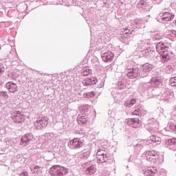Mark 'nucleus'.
Masks as SVG:
<instances>
[{
	"instance_id": "f257e3e1",
	"label": "nucleus",
	"mask_w": 176,
	"mask_h": 176,
	"mask_svg": "<svg viewBox=\"0 0 176 176\" xmlns=\"http://www.w3.org/2000/svg\"><path fill=\"white\" fill-rule=\"evenodd\" d=\"M155 65L150 63H145L143 68L138 67L129 69L126 74V76L130 79H135V78H146L149 75V72L153 70Z\"/></svg>"
},
{
	"instance_id": "f03ea898",
	"label": "nucleus",
	"mask_w": 176,
	"mask_h": 176,
	"mask_svg": "<svg viewBox=\"0 0 176 176\" xmlns=\"http://www.w3.org/2000/svg\"><path fill=\"white\" fill-rule=\"evenodd\" d=\"M162 83V78L160 77H153L151 78L150 82L140 84L139 86V89L142 90V91H145L148 90L149 87H157V86H160Z\"/></svg>"
},
{
	"instance_id": "7ed1b4c3",
	"label": "nucleus",
	"mask_w": 176,
	"mask_h": 176,
	"mask_svg": "<svg viewBox=\"0 0 176 176\" xmlns=\"http://www.w3.org/2000/svg\"><path fill=\"white\" fill-rule=\"evenodd\" d=\"M68 173V169L60 165H54L50 169L52 176H63Z\"/></svg>"
},
{
	"instance_id": "20e7f679",
	"label": "nucleus",
	"mask_w": 176,
	"mask_h": 176,
	"mask_svg": "<svg viewBox=\"0 0 176 176\" xmlns=\"http://www.w3.org/2000/svg\"><path fill=\"white\" fill-rule=\"evenodd\" d=\"M145 157L148 162L155 164L159 160V154L155 151H148L144 153Z\"/></svg>"
},
{
	"instance_id": "39448f33",
	"label": "nucleus",
	"mask_w": 176,
	"mask_h": 176,
	"mask_svg": "<svg viewBox=\"0 0 176 176\" xmlns=\"http://www.w3.org/2000/svg\"><path fill=\"white\" fill-rule=\"evenodd\" d=\"M82 167L86 168V175H94V174H96V173L97 172V166L96 165L91 164V162H88L83 164Z\"/></svg>"
},
{
	"instance_id": "423d86ee",
	"label": "nucleus",
	"mask_w": 176,
	"mask_h": 176,
	"mask_svg": "<svg viewBox=\"0 0 176 176\" xmlns=\"http://www.w3.org/2000/svg\"><path fill=\"white\" fill-rule=\"evenodd\" d=\"M11 118L14 123L19 124L25 120V116L21 114V112L15 111L11 114Z\"/></svg>"
},
{
	"instance_id": "0eeeda50",
	"label": "nucleus",
	"mask_w": 176,
	"mask_h": 176,
	"mask_svg": "<svg viewBox=\"0 0 176 176\" xmlns=\"http://www.w3.org/2000/svg\"><path fill=\"white\" fill-rule=\"evenodd\" d=\"M34 125L36 130H43L47 126V119L45 117L38 118Z\"/></svg>"
},
{
	"instance_id": "6e6552de",
	"label": "nucleus",
	"mask_w": 176,
	"mask_h": 176,
	"mask_svg": "<svg viewBox=\"0 0 176 176\" xmlns=\"http://www.w3.org/2000/svg\"><path fill=\"white\" fill-rule=\"evenodd\" d=\"M35 139L34 138V135L32 133H26L24 135L21 140V145L23 146H27V145H30V144H32Z\"/></svg>"
},
{
	"instance_id": "1a4fd4ad",
	"label": "nucleus",
	"mask_w": 176,
	"mask_h": 176,
	"mask_svg": "<svg viewBox=\"0 0 176 176\" xmlns=\"http://www.w3.org/2000/svg\"><path fill=\"white\" fill-rule=\"evenodd\" d=\"M126 124L133 129H138L142 126V121L138 118H129L126 120Z\"/></svg>"
},
{
	"instance_id": "9d476101",
	"label": "nucleus",
	"mask_w": 176,
	"mask_h": 176,
	"mask_svg": "<svg viewBox=\"0 0 176 176\" xmlns=\"http://www.w3.org/2000/svg\"><path fill=\"white\" fill-rule=\"evenodd\" d=\"M85 141L80 138H76L70 141V147L72 149H79L83 146Z\"/></svg>"
},
{
	"instance_id": "9b49d317",
	"label": "nucleus",
	"mask_w": 176,
	"mask_h": 176,
	"mask_svg": "<svg viewBox=\"0 0 176 176\" xmlns=\"http://www.w3.org/2000/svg\"><path fill=\"white\" fill-rule=\"evenodd\" d=\"M162 142V138L160 137L155 136V135L150 137L149 140H147V144L150 148L153 146V144H160Z\"/></svg>"
},
{
	"instance_id": "f8f14e48",
	"label": "nucleus",
	"mask_w": 176,
	"mask_h": 176,
	"mask_svg": "<svg viewBox=\"0 0 176 176\" xmlns=\"http://www.w3.org/2000/svg\"><path fill=\"white\" fill-rule=\"evenodd\" d=\"M113 53L109 52L102 54V60L104 63H111L113 60Z\"/></svg>"
},
{
	"instance_id": "ddd939ff",
	"label": "nucleus",
	"mask_w": 176,
	"mask_h": 176,
	"mask_svg": "<svg viewBox=\"0 0 176 176\" xmlns=\"http://www.w3.org/2000/svg\"><path fill=\"white\" fill-rule=\"evenodd\" d=\"M88 120L89 117H87V116L85 113L79 114L77 117V122L78 124H86Z\"/></svg>"
},
{
	"instance_id": "4468645a",
	"label": "nucleus",
	"mask_w": 176,
	"mask_h": 176,
	"mask_svg": "<svg viewBox=\"0 0 176 176\" xmlns=\"http://www.w3.org/2000/svg\"><path fill=\"white\" fill-rule=\"evenodd\" d=\"M98 80L96 77L85 78L82 81V85L84 86H91V85H96Z\"/></svg>"
},
{
	"instance_id": "2eb2a0df",
	"label": "nucleus",
	"mask_w": 176,
	"mask_h": 176,
	"mask_svg": "<svg viewBox=\"0 0 176 176\" xmlns=\"http://www.w3.org/2000/svg\"><path fill=\"white\" fill-rule=\"evenodd\" d=\"M160 16L163 21H171L174 19V14L167 12L160 14Z\"/></svg>"
},
{
	"instance_id": "dca6fc26",
	"label": "nucleus",
	"mask_w": 176,
	"mask_h": 176,
	"mask_svg": "<svg viewBox=\"0 0 176 176\" xmlns=\"http://www.w3.org/2000/svg\"><path fill=\"white\" fill-rule=\"evenodd\" d=\"M156 50L158 53H166L168 50V46L165 45L164 43L160 42L156 45Z\"/></svg>"
},
{
	"instance_id": "f3484780",
	"label": "nucleus",
	"mask_w": 176,
	"mask_h": 176,
	"mask_svg": "<svg viewBox=\"0 0 176 176\" xmlns=\"http://www.w3.org/2000/svg\"><path fill=\"white\" fill-rule=\"evenodd\" d=\"M6 87L10 93H16L18 91L17 85L12 81L7 82Z\"/></svg>"
},
{
	"instance_id": "a211bd4d",
	"label": "nucleus",
	"mask_w": 176,
	"mask_h": 176,
	"mask_svg": "<svg viewBox=\"0 0 176 176\" xmlns=\"http://www.w3.org/2000/svg\"><path fill=\"white\" fill-rule=\"evenodd\" d=\"M147 122L148 131H151V133H156V131L159 130V128L155 126V120L153 118L148 120Z\"/></svg>"
},
{
	"instance_id": "6ab92c4d",
	"label": "nucleus",
	"mask_w": 176,
	"mask_h": 176,
	"mask_svg": "<svg viewBox=\"0 0 176 176\" xmlns=\"http://www.w3.org/2000/svg\"><path fill=\"white\" fill-rule=\"evenodd\" d=\"M166 145L171 151H176V138L168 139L166 141Z\"/></svg>"
},
{
	"instance_id": "aec40b11",
	"label": "nucleus",
	"mask_w": 176,
	"mask_h": 176,
	"mask_svg": "<svg viewBox=\"0 0 176 176\" xmlns=\"http://www.w3.org/2000/svg\"><path fill=\"white\" fill-rule=\"evenodd\" d=\"M157 173V169L156 167L149 166L147 168V170H146L144 174L145 176H155Z\"/></svg>"
},
{
	"instance_id": "412c9836",
	"label": "nucleus",
	"mask_w": 176,
	"mask_h": 176,
	"mask_svg": "<svg viewBox=\"0 0 176 176\" xmlns=\"http://www.w3.org/2000/svg\"><path fill=\"white\" fill-rule=\"evenodd\" d=\"M142 53L146 58H150V57H153L155 56V51L151 50V48L143 50Z\"/></svg>"
},
{
	"instance_id": "4be33fe9",
	"label": "nucleus",
	"mask_w": 176,
	"mask_h": 176,
	"mask_svg": "<svg viewBox=\"0 0 176 176\" xmlns=\"http://www.w3.org/2000/svg\"><path fill=\"white\" fill-rule=\"evenodd\" d=\"M160 58H161V63H167V61H168L170 58H171V57H170L168 52H166L161 54Z\"/></svg>"
},
{
	"instance_id": "5701e85b",
	"label": "nucleus",
	"mask_w": 176,
	"mask_h": 176,
	"mask_svg": "<svg viewBox=\"0 0 176 176\" xmlns=\"http://www.w3.org/2000/svg\"><path fill=\"white\" fill-rule=\"evenodd\" d=\"M145 145H147L148 146H149V144H148V140H142L137 144V145L135 146V148L137 149L138 148L141 149L144 148Z\"/></svg>"
},
{
	"instance_id": "b1692460",
	"label": "nucleus",
	"mask_w": 176,
	"mask_h": 176,
	"mask_svg": "<svg viewBox=\"0 0 176 176\" xmlns=\"http://www.w3.org/2000/svg\"><path fill=\"white\" fill-rule=\"evenodd\" d=\"M149 7V3L145 1V0H140L138 3V8H141V9H146Z\"/></svg>"
},
{
	"instance_id": "393cba45",
	"label": "nucleus",
	"mask_w": 176,
	"mask_h": 176,
	"mask_svg": "<svg viewBox=\"0 0 176 176\" xmlns=\"http://www.w3.org/2000/svg\"><path fill=\"white\" fill-rule=\"evenodd\" d=\"M98 159V163H107L108 162L109 158L108 156H107V154L105 155H100L97 157Z\"/></svg>"
},
{
	"instance_id": "a878e982",
	"label": "nucleus",
	"mask_w": 176,
	"mask_h": 176,
	"mask_svg": "<svg viewBox=\"0 0 176 176\" xmlns=\"http://www.w3.org/2000/svg\"><path fill=\"white\" fill-rule=\"evenodd\" d=\"M90 156V151L89 150H84L80 155V159H87Z\"/></svg>"
},
{
	"instance_id": "bb28decb",
	"label": "nucleus",
	"mask_w": 176,
	"mask_h": 176,
	"mask_svg": "<svg viewBox=\"0 0 176 176\" xmlns=\"http://www.w3.org/2000/svg\"><path fill=\"white\" fill-rule=\"evenodd\" d=\"M92 72H93V71L91 69H89V67H84L82 69V76H87V75H90V74H91Z\"/></svg>"
},
{
	"instance_id": "cd10ccee",
	"label": "nucleus",
	"mask_w": 176,
	"mask_h": 176,
	"mask_svg": "<svg viewBox=\"0 0 176 176\" xmlns=\"http://www.w3.org/2000/svg\"><path fill=\"white\" fill-rule=\"evenodd\" d=\"M135 101H136L135 99H132L130 101H126L124 103V106L125 107H129V108H131V106L134 105V104H135Z\"/></svg>"
},
{
	"instance_id": "c85d7f7f",
	"label": "nucleus",
	"mask_w": 176,
	"mask_h": 176,
	"mask_svg": "<svg viewBox=\"0 0 176 176\" xmlns=\"http://www.w3.org/2000/svg\"><path fill=\"white\" fill-rule=\"evenodd\" d=\"M105 155H107V151L103 149H98L96 153V157H98V156H105Z\"/></svg>"
},
{
	"instance_id": "c756f323",
	"label": "nucleus",
	"mask_w": 176,
	"mask_h": 176,
	"mask_svg": "<svg viewBox=\"0 0 176 176\" xmlns=\"http://www.w3.org/2000/svg\"><path fill=\"white\" fill-rule=\"evenodd\" d=\"M165 71L167 74H173V72H174V67H173V66L170 65L166 67Z\"/></svg>"
},
{
	"instance_id": "7c9ffc66",
	"label": "nucleus",
	"mask_w": 176,
	"mask_h": 176,
	"mask_svg": "<svg viewBox=\"0 0 176 176\" xmlns=\"http://www.w3.org/2000/svg\"><path fill=\"white\" fill-rule=\"evenodd\" d=\"M170 86L172 87H176V77H172L170 80Z\"/></svg>"
},
{
	"instance_id": "2f4dec72",
	"label": "nucleus",
	"mask_w": 176,
	"mask_h": 176,
	"mask_svg": "<svg viewBox=\"0 0 176 176\" xmlns=\"http://www.w3.org/2000/svg\"><path fill=\"white\" fill-rule=\"evenodd\" d=\"M0 97H4L5 98H9V96L6 91H0Z\"/></svg>"
},
{
	"instance_id": "473e14b6",
	"label": "nucleus",
	"mask_w": 176,
	"mask_h": 176,
	"mask_svg": "<svg viewBox=\"0 0 176 176\" xmlns=\"http://www.w3.org/2000/svg\"><path fill=\"white\" fill-rule=\"evenodd\" d=\"M87 109H89L87 105H84L80 107V110H82L84 112L83 113H86V112H87Z\"/></svg>"
},
{
	"instance_id": "72a5a7b5",
	"label": "nucleus",
	"mask_w": 176,
	"mask_h": 176,
	"mask_svg": "<svg viewBox=\"0 0 176 176\" xmlns=\"http://www.w3.org/2000/svg\"><path fill=\"white\" fill-rule=\"evenodd\" d=\"M169 128L170 129V130H172L173 131H175L176 130V126L174 123H170L169 124Z\"/></svg>"
},
{
	"instance_id": "f704fd0d",
	"label": "nucleus",
	"mask_w": 176,
	"mask_h": 176,
	"mask_svg": "<svg viewBox=\"0 0 176 176\" xmlns=\"http://www.w3.org/2000/svg\"><path fill=\"white\" fill-rule=\"evenodd\" d=\"M169 34L172 35L173 38H176V31L175 30H170Z\"/></svg>"
},
{
	"instance_id": "c9c22d12",
	"label": "nucleus",
	"mask_w": 176,
	"mask_h": 176,
	"mask_svg": "<svg viewBox=\"0 0 176 176\" xmlns=\"http://www.w3.org/2000/svg\"><path fill=\"white\" fill-rule=\"evenodd\" d=\"M5 72V67H3V65H0V75H2Z\"/></svg>"
},
{
	"instance_id": "e433bc0d",
	"label": "nucleus",
	"mask_w": 176,
	"mask_h": 176,
	"mask_svg": "<svg viewBox=\"0 0 176 176\" xmlns=\"http://www.w3.org/2000/svg\"><path fill=\"white\" fill-rule=\"evenodd\" d=\"M86 96H87V97H88V98L90 97L91 98L94 97L95 95H94V92L91 91V92L86 94Z\"/></svg>"
},
{
	"instance_id": "4c0bfd02",
	"label": "nucleus",
	"mask_w": 176,
	"mask_h": 176,
	"mask_svg": "<svg viewBox=\"0 0 176 176\" xmlns=\"http://www.w3.org/2000/svg\"><path fill=\"white\" fill-rule=\"evenodd\" d=\"M140 113H141V110H140V109L135 110L133 113V115H137V116H140Z\"/></svg>"
},
{
	"instance_id": "58836bf2",
	"label": "nucleus",
	"mask_w": 176,
	"mask_h": 176,
	"mask_svg": "<svg viewBox=\"0 0 176 176\" xmlns=\"http://www.w3.org/2000/svg\"><path fill=\"white\" fill-rule=\"evenodd\" d=\"M159 176H167V174L166 173V170H162L160 171Z\"/></svg>"
},
{
	"instance_id": "ea45409f",
	"label": "nucleus",
	"mask_w": 176,
	"mask_h": 176,
	"mask_svg": "<svg viewBox=\"0 0 176 176\" xmlns=\"http://www.w3.org/2000/svg\"><path fill=\"white\" fill-rule=\"evenodd\" d=\"M19 176H28V173L23 171L19 174Z\"/></svg>"
},
{
	"instance_id": "a19ab883",
	"label": "nucleus",
	"mask_w": 176,
	"mask_h": 176,
	"mask_svg": "<svg viewBox=\"0 0 176 176\" xmlns=\"http://www.w3.org/2000/svg\"><path fill=\"white\" fill-rule=\"evenodd\" d=\"M121 90H124L126 89V86L120 83V87H119Z\"/></svg>"
},
{
	"instance_id": "79ce46f5",
	"label": "nucleus",
	"mask_w": 176,
	"mask_h": 176,
	"mask_svg": "<svg viewBox=\"0 0 176 176\" xmlns=\"http://www.w3.org/2000/svg\"><path fill=\"white\" fill-rule=\"evenodd\" d=\"M104 176H109V172L107 171L104 173Z\"/></svg>"
},
{
	"instance_id": "37998d69",
	"label": "nucleus",
	"mask_w": 176,
	"mask_h": 176,
	"mask_svg": "<svg viewBox=\"0 0 176 176\" xmlns=\"http://www.w3.org/2000/svg\"><path fill=\"white\" fill-rule=\"evenodd\" d=\"M49 135H50V133H46V134H45V137H49Z\"/></svg>"
},
{
	"instance_id": "c03bdc74",
	"label": "nucleus",
	"mask_w": 176,
	"mask_h": 176,
	"mask_svg": "<svg viewBox=\"0 0 176 176\" xmlns=\"http://www.w3.org/2000/svg\"><path fill=\"white\" fill-rule=\"evenodd\" d=\"M154 39H157V35H155V36H154Z\"/></svg>"
},
{
	"instance_id": "a18cd8bd",
	"label": "nucleus",
	"mask_w": 176,
	"mask_h": 176,
	"mask_svg": "<svg viewBox=\"0 0 176 176\" xmlns=\"http://www.w3.org/2000/svg\"><path fill=\"white\" fill-rule=\"evenodd\" d=\"M3 84V82L2 81H0V86H2Z\"/></svg>"
},
{
	"instance_id": "49530a36",
	"label": "nucleus",
	"mask_w": 176,
	"mask_h": 176,
	"mask_svg": "<svg viewBox=\"0 0 176 176\" xmlns=\"http://www.w3.org/2000/svg\"><path fill=\"white\" fill-rule=\"evenodd\" d=\"M36 168H39V166H35L34 169L36 170Z\"/></svg>"
},
{
	"instance_id": "de8ad7c7",
	"label": "nucleus",
	"mask_w": 176,
	"mask_h": 176,
	"mask_svg": "<svg viewBox=\"0 0 176 176\" xmlns=\"http://www.w3.org/2000/svg\"><path fill=\"white\" fill-rule=\"evenodd\" d=\"M153 1H156V0H153Z\"/></svg>"
}]
</instances>
